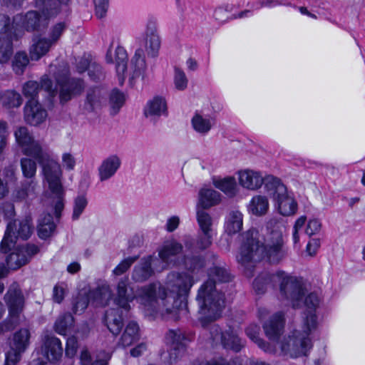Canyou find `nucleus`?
<instances>
[{"instance_id": "1", "label": "nucleus", "mask_w": 365, "mask_h": 365, "mask_svg": "<svg viewBox=\"0 0 365 365\" xmlns=\"http://www.w3.org/2000/svg\"><path fill=\"white\" fill-rule=\"evenodd\" d=\"M194 283L193 276L188 272H171L168 275L166 284L176 293L177 299L168 295L166 289L157 284L143 287L140 297L145 306L160 312L168 319L177 321L181 314L187 312V297Z\"/></svg>"}, {"instance_id": "2", "label": "nucleus", "mask_w": 365, "mask_h": 365, "mask_svg": "<svg viewBox=\"0 0 365 365\" xmlns=\"http://www.w3.org/2000/svg\"><path fill=\"white\" fill-rule=\"evenodd\" d=\"M267 234L264 243L261 242L258 231L250 230L245 234V241L237 257V262L246 269L247 275L252 276L254 264L266 254L269 261L277 264L284 258V225L276 219H271L267 225Z\"/></svg>"}, {"instance_id": "3", "label": "nucleus", "mask_w": 365, "mask_h": 365, "mask_svg": "<svg viewBox=\"0 0 365 365\" xmlns=\"http://www.w3.org/2000/svg\"><path fill=\"white\" fill-rule=\"evenodd\" d=\"M196 300L202 326L220 318L225 304L224 293L216 289L215 282L212 279L207 280L200 286Z\"/></svg>"}, {"instance_id": "4", "label": "nucleus", "mask_w": 365, "mask_h": 365, "mask_svg": "<svg viewBox=\"0 0 365 365\" xmlns=\"http://www.w3.org/2000/svg\"><path fill=\"white\" fill-rule=\"evenodd\" d=\"M39 163L43 166L45 178L54 197L55 215L56 217H59L64 207L63 202V190L61 182V177L62 175L61 166L57 162L49 159L47 153L46 158Z\"/></svg>"}, {"instance_id": "5", "label": "nucleus", "mask_w": 365, "mask_h": 365, "mask_svg": "<svg viewBox=\"0 0 365 365\" xmlns=\"http://www.w3.org/2000/svg\"><path fill=\"white\" fill-rule=\"evenodd\" d=\"M279 294L294 308L301 307L302 299L308 292L307 284L301 277L287 274L280 271Z\"/></svg>"}, {"instance_id": "6", "label": "nucleus", "mask_w": 365, "mask_h": 365, "mask_svg": "<svg viewBox=\"0 0 365 365\" xmlns=\"http://www.w3.org/2000/svg\"><path fill=\"white\" fill-rule=\"evenodd\" d=\"M4 301L8 306L9 319L0 324V334L14 329L20 322L19 316L24 307V297L19 286L13 283L4 295Z\"/></svg>"}, {"instance_id": "7", "label": "nucleus", "mask_w": 365, "mask_h": 365, "mask_svg": "<svg viewBox=\"0 0 365 365\" xmlns=\"http://www.w3.org/2000/svg\"><path fill=\"white\" fill-rule=\"evenodd\" d=\"M310 332L311 331L304 325L303 332L295 330L292 334L284 337L280 344L281 350L284 354L293 358L305 356L312 346L311 340L309 338Z\"/></svg>"}, {"instance_id": "8", "label": "nucleus", "mask_w": 365, "mask_h": 365, "mask_svg": "<svg viewBox=\"0 0 365 365\" xmlns=\"http://www.w3.org/2000/svg\"><path fill=\"white\" fill-rule=\"evenodd\" d=\"M56 88L61 104L63 105L71 98L82 92L84 88L83 82L80 79L69 78V71L66 66L54 74Z\"/></svg>"}, {"instance_id": "9", "label": "nucleus", "mask_w": 365, "mask_h": 365, "mask_svg": "<svg viewBox=\"0 0 365 365\" xmlns=\"http://www.w3.org/2000/svg\"><path fill=\"white\" fill-rule=\"evenodd\" d=\"M14 135L24 154L36 158L38 163L43 162V159L46 158V153L44 152L39 142L34 139L26 127H19L15 130Z\"/></svg>"}, {"instance_id": "10", "label": "nucleus", "mask_w": 365, "mask_h": 365, "mask_svg": "<svg viewBox=\"0 0 365 365\" xmlns=\"http://www.w3.org/2000/svg\"><path fill=\"white\" fill-rule=\"evenodd\" d=\"M30 339V332L26 329L16 332L13 338V344L6 356V365H16L21 359V354L26 351Z\"/></svg>"}, {"instance_id": "11", "label": "nucleus", "mask_w": 365, "mask_h": 365, "mask_svg": "<svg viewBox=\"0 0 365 365\" xmlns=\"http://www.w3.org/2000/svg\"><path fill=\"white\" fill-rule=\"evenodd\" d=\"M40 90H43L47 93L48 103L53 106L57 91L56 88H53V82L48 75H43L39 83L35 81L26 82L24 86L23 93L26 97L34 99Z\"/></svg>"}, {"instance_id": "12", "label": "nucleus", "mask_w": 365, "mask_h": 365, "mask_svg": "<svg viewBox=\"0 0 365 365\" xmlns=\"http://www.w3.org/2000/svg\"><path fill=\"white\" fill-rule=\"evenodd\" d=\"M14 21L29 32L45 30L48 21L36 11H29L24 14L16 15Z\"/></svg>"}, {"instance_id": "13", "label": "nucleus", "mask_w": 365, "mask_h": 365, "mask_svg": "<svg viewBox=\"0 0 365 365\" xmlns=\"http://www.w3.org/2000/svg\"><path fill=\"white\" fill-rule=\"evenodd\" d=\"M41 354L50 362L58 361L63 355V347L59 339L46 335L42 339Z\"/></svg>"}, {"instance_id": "14", "label": "nucleus", "mask_w": 365, "mask_h": 365, "mask_svg": "<svg viewBox=\"0 0 365 365\" xmlns=\"http://www.w3.org/2000/svg\"><path fill=\"white\" fill-rule=\"evenodd\" d=\"M284 325L283 313L281 312L275 313L263 324V329L266 336L270 341H277L284 331Z\"/></svg>"}, {"instance_id": "15", "label": "nucleus", "mask_w": 365, "mask_h": 365, "mask_svg": "<svg viewBox=\"0 0 365 365\" xmlns=\"http://www.w3.org/2000/svg\"><path fill=\"white\" fill-rule=\"evenodd\" d=\"M106 61L108 63H115L116 73L118 78V81L122 85L125 81V72L127 69L128 54L124 48L118 46L115 50L113 56L110 50H108L106 53Z\"/></svg>"}, {"instance_id": "16", "label": "nucleus", "mask_w": 365, "mask_h": 365, "mask_svg": "<svg viewBox=\"0 0 365 365\" xmlns=\"http://www.w3.org/2000/svg\"><path fill=\"white\" fill-rule=\"evenodd\" d=\"M47 117L46 110L35 99H31L24 108V120L31 125H38Z\"/></svg>"}, {"instance_id": "17", "label": "nucleus", "mask_w": 365, "mask_h": 365, "mask_svg": "<svg viewBox=\"0 0 365 365\" xmlns=\"http://www.w3.org/2000/svg\"><path fill=\"white\" fill-rule=\"evenodd\" d=\"M304 297V304L307 308L304 312V325L307 329L312 331L317 327V316L314 314L316 309L319 304V299L316 293H307Z\"/></svg>"}, {"instance_id": "18", "label": "nucleus", "mask_w": 365, "mask_h": 365, "mask_svg": "<svg viewBox=\"0 0 365 365\" xmlns=\"http://www.w3.org/2000/svg\"><path fill=\"white\" fill-rule=\"evenodd\" d=\"M135 297L133 288L130 286L128 278L124 277L120 279L116 287L115 303L121 308L128 310L129 302Z\"/></svg>"}, {"instance_id": "19", "label": "nucleus", "mask_w": 365, "mask_h": 365, "mask_svg": "<svg viewBox=\"0 0 365 365\" xmlns=\"http://www.w3.org/2000/svg\"><path fill=\"white\" fill-rule=\"evenodd\" d=\"M240 185L249 190H256L264 183V177L260 172L254 170H242L237 173Z\"/></svg>"}, {"instance_id": "20", "label": "nucleus", "mask_w": 365, "mask_h": 365, "mask_svg": "<svg viewBox=\"0 0 365 365\" xmlns=\"http://www.w3.org/2000/svg\"><path fill=\"white\" fill-rule=\"evenodd\" d=\"M185 336L180 330H169L165 336L168 345L170 346V363L175 361L180 354L184 351L183 340Z\"/></svg>"}, {"instance_id": "21", "label": "nucleus", "mask_w": 365, "mask_h": 365, "mask_svg": "<svg viewBox=\"0 0 365 365\" xmlns=\"http://www.w3.org/2000/svg\"><path fill=\"white\" fill-rule=\"evenodd\" d=\"M145 41V48L148 55L151 57L157 56L160 47V40L153 23H148L147 25Z\"/></svg>"}, {"instance_id": "22", "label": "nucleus", "mask_w": 365, "mask_h": 365, "mask_svg": "<svg viewBox=\"0 0 365 365\" xmlns=\"http://www.w3.org/2000/svg\"><path fill=\"white\" fill-rule=\"evenodd\" d=\"M7 229L17 239L27 240L33 232L31 219L25 217L21 220H15L7 225Z\"/></svg>"}, {"instance_id": "23", "label": "nucleus", "mask_w": 365, "mask_h": 365, "mask_svg": "<svg viewBox=\"0 0 365 365\" xmlns=\"http://www.w3.org/2000/svg\"><path fill=\"white\" fill-rule=\"evenodd\" d=\"M146 64L144 52L142 49H138L130 61L129 81L133 84L135 79L143 78Z\"/></svg>"}, {"instance_id": "24", "label": "nucleus", "mask_w": 365, "mask_h": 365, "mask_svg": "<svg viewBox=\"0 0 365 365\" xmlns=\"http://www.w3.org/2000/svg\"><path fill=\"white\" fill-rule=\"evenodd\" d=\"M280 271L275 274L262 273L254 281L253 287L255 292L258 294L265 293L269 287L279 283Z\"/></svg>"}, {"instance_id": "25", "label": "nucleus", "mask_w": 365, "mask_h": 365, "mask_svg": "<svg viewBox=\"0 0 365 365\" xmlns=\"http://www.w3.org/2000/svg\"><path fill=\"white\" fill-rule=\"evenodd\" d=\"M106 324L113 335H118L123 327V319L119 309H110L105 315Z\"/></svg>"}, {"instance_id": "26", "label": "nucleus", "mask_w": 365, "mask_h": 365, "mask_svg": "<svg viewBox=\"0 0 365 365\" xmlns=\"http://www.w3.org/2000/svg\"><path fill=\"white\" fill-rule=\"evenodd\" d=\"M274 200L281 215L289 216L295 213L297 203L293 198L287 195V192L283 195H276Z\"/></svg>"}, {"instance_id": "27", "label": "nucleus", "mask_w": 365, "mask_h": 365, "mask_svg": "<svg viewBox=\"0 0 365 365\" xmlns=\"http://www.w3.org/2000/svg\"><path fill=\"white\" fill-rule=\"evenodd\" d=\"M25 250H21L19 246L16 247L11 254L6 257V269H17L27 263V255Z\"/></svg>"}, {"instance_id": "28", "label": "nucleus", "mask_w": 365, "mask_h": 365, "mask_svg": "<svg viewBox=\"0 0 365 365\" xmlns=\"http://www.w3.org/2000/svg\"><path fill=\"white\" fill-rule=\"evenodd\" d=\"M151 261L152 257L149 256L143 259L140 264L135 267L132 274V279L134 281L143 282L152 275Z\"/></svg>"}, {"instance_id": "29", "label": "nucleus", "mask_w": 365, "mask_h": 365, "mask_svg": "<svg viewBox=\"0 0 365 365\" xmlns=\"http://www.w3.org/2000/svg\"><path fill=\"white\" fill-rule=\"evenodd\" d=\"M220 194L211 189H202L199 193L198 205L207 209L220 203Z\"/></svg>"}, {"instance_id": "30", "label": "nucleus", "mask_w": 365, "mask_h": 365, "mask_svg": "<svg viewBox=\"0 0 365 365\" xmlns=\"http://www.w3.org/2000/svg\"><path fill=\"white\" fill-rule=\"evenodd\" d=\"M53 45L47 38H41L34 43L29 48V57L31 61H38L46 55Z\"/></svg>"}, {"instance_id": "31", "label": "nucleus", "mask_w": 365, "mask_h": 365, "mask_svg": "<svg viewBox=\"0 0 365 365\" xmlns=\"http://www.w3.org/2000/svg\"><path fill=\"white\" fill-rule=\"evenodd\" d=\"M36 6L48 21L59 12V3L56 0H36Z\"/></svg>"}, {"instance_id": "32", "label": "nucleus", "mask_w": 365, "mask_h": 365, "mask_svg": "<svg viewBox=\"0 0 365 365\" xmlns=\"http://www.w3.org/2000/svg\"><path fill=\"white\" fill-rule=\"evenodd\" d=\"M74 327V318L70 313H65L58 317L54 324V330L59 334L66 335Z\"/></svg>"}, {"instance_id": "33", "label": "nucleus", "mask_w": 365, "mask_h": 365, "mask_svg": "<svg viewBox=\"0 0 365 365\" xmlns=\"http://www.w3.org/2000/svg\"><path fill=\"white\" fill-rule=\"evenodd\" d=\"M242 214L239 211H232L227 217L225 231L230 235H235L242 227Z\"/></svg>"}, {"instance_id": "34", "label": "nucleus", "mask_w": 365, "mask_h": 365, "mask_svg": "<svg viewBox=\"0 0 365 365\" xmlns=\"http://www.w3.org/2000/svg\"><path fill=\"white\" fill-rule=\"evenodd\" d=\"M182 250V245L175 240L167 241L159 252V256L164 262H168L171 257L175 256Z\"/></svg>"}, {"instance_id": "35", "label": "nucleus", "mask_w": 365, "mask_h": 365, "mask_svg": "<svg viewBox=\"0 0 365 365\" xmlns=\"http://www.w3.org/2000/svg\"><path fill=\"white\" fill-rule=\"evenodd\" d=\"M268 207L269 203L267 197L256 195L253 197L249 205V211L255 215L261 216L267 212Z\"/></svg>"}, {"instance_id": "36", "label": "nucleus", "mask_w": 365, "mask_h": 365, "mask_svg": "<svg viewBox=\"0 0 365 365\" xmlns=\"http://www.w3.org/2000/svg\"><path fill=\"white\" fill-rule=\"evenodd\" d=\"M120 165V160L113 156L105 160L101 165L99 172L101 180H104L111 177Z\"/></svg>"}, {"instance_id": "37", "label": "nucleus", "mask_w": 365, "mask_h": 365, "mask_svg": "<svg viewBox=\"0 0 365 365\" xmlns=\"http://www.w3.org/2000/svg\"><path fill=\"white\" fill-rule=\"evenodd\" d=\"M260 327L257 324H250L246 329V334L247 336L255 343H256L259 347L264 350L265 351H273L274 349L267 343L264 341L259 337Z\"/></svg>"}, {"instance_id": "38", "label": "nucleus", "mask_w": 365, "mask_h": 365, "mask_svg": "<svg viewBox=\"0 0 365 365\" xmlns=\"http://www.w3.org/2000/svg\"><path fill=\"white\" fill-rule=\"evenodd\" d=\"M138 325L133 322L128 324L121 336L120 342L123 346H130L138 339Z\"/></svg>"}, {"instance_id": "39", "label": "nucleus", "mask_w": 365, "mask_h": 365, "mask_svg": "<svg viewBox=\"0 0 365 365\" xmlns=\"http://www.w3.org/2000/svg\"><path fill=\"white\" fill-rule=\"evenodd\" d=\"M264 183L269 191L272 192L273 198L276 195H283L286 192L287 187L281 182V180L273 175L264 178Z\"/></svg>"}, {"instance_id": "40", "label": "nucleus", "mask_w": 365, "mask_h": 365, "mask_svg": "<svg viewBox=\"0 0 365 365\" xmlns=\"http://www.w3.org/2000/svg\"><path fill=\"white\" fill-rule=\"evenodd\" d=\"M215 185L229 197H234L237 192V186L234 177H227L216 180Z\"/></svg>"}, {"instance_id": "41", "label": "nucleus", "mask_w": 365, "mask_h": 365, "mask_svg": "<svg viewBox=\"0 0 365 365\" xmlns=\"http://www.w3.org/2000/svg\"><path fill=\"white\" fill-rule=\"evenodd\" d=\"M0 101L3 106L8 108L19 107L22 103L20 94L14 91H6L0 93Z\"/></svg>"}, {"instance_id": "42", "label": "nucleus", "mask_w": 365, "mask_h": 365, "mask_svg": "<svg viewBox=\"0 0 365 365\" xmlns=\"http://www.w3.org/2000/svg\"><path fill=\"white\" fill-rule=\"evenodd\" d=\"M166 103L165 101L159 97L154 98L148 104V108L145 110V115H160L162 113L166 111Z\"/></svg>"}, {"instance_id": "43", "label": "nucleus", "mask_w": 365, "mask_h": 365, "mask_svg": "<svg viewBox=\"0 0 365 365\" xmlns=\"http://www.w3.org/2000/svg\"><path fill=\"white\" fill-rule=\"evenodd\" d=\"M14 53L13 42L11 38L0 37V63H6Z\"/></svg>"}, {"instance_id": "44", "label": "nucleus", "mask_w": 365, "mask_h": 365, "mask_svg": "<svg viewBox=\"0 0 365 365\" xmlns=\"http://www.w3.org/2000/svg\"><path fill=\"white\" fill-rule=\"evenodd\" d=\"M36 195V183L31 180L22 184L15 192V197L19 200H24L33 197Z\"/></svg>"}, {"instance_id": "45", "label": "nucleus", "mask_w": 365, "mask_h": 365, "mask_svg": "<svg viewBox=\"0 0 365 365\" xmlns=\"http://www.w3.org/2000/svg\"><path fill=\"white\" fill-rule=\"evenodd\" d=\"M30 57H29L26 52H17L12 61V68L16 74H22L24 69L29 63Z\"/></svg>"}, {"instance_id": "46", "label": "nucleus", "mask_w": 365, "mask_h": 365, "mask_svg": "<svg viewBox=\"0 0 365 365\" xmlns=\"http://www.w3.org/2000/svg\"><path fill=\"white\" fill-rule=\"evenodd\" d=\"M102 92L98 88H93L88 91L87 94V106H89L87 109L93 110L98 108L103 100Z\"/></svg>"}, {"instance_id": "47", "label": "nucleus", "mask_w": 365, "mask_h": 365, "mask_svg": "<svg viewBox=\"0 0 365 365\" xmlns=\"http://www.w3.org/2000/svg\"><path fill=\"white\" fill-rule=\"evenodd\" d=\"M222 344L225 348L232 349L236 352L239 351L242 348L240 339L232 331L226 332Z\"/></svg>"}, {"instance_id": "48", "label": "nucleus", "mask_w": 365, "mask_h": 365, "mask_svg": "<svg viewBox=\"0 0 365 365\" xmlns=\"http://www.w3.org/2000/svg\"><path fill=\"white\" fill-rule=\"evenodd\" d=\"M192 124L196 131L202 133L208 132L212 126L210 120L203 118L199 114L192 118Z\"/></svg>"}, {"instance_id": "49", "label": "nucleus", "mask_w": 365, "mask_h": 365, "mask_svg": "<svg viewBox=\"0 0 365 365\" xmlns=\"http://www.w3.org/2000/svg\"><path fill=\"white\" fill-rule=\"evenodd\" d=\"M66 28V24L64 22H58L51 28L47 39L52 45L58 41Z\"/></svg>"}, {"instance_id": "50", "label": "nucleus", "mask_w": 365, "mask_h": 365, "mask_svg": "<svg viewBox=\"0 0 365 365\" xmlns=\"http://www.w3.org/2000/svg\"><path fill=\"white\" fill-rule=\"evenodd\" d=\"M197 215L201 231L212 232V220L210 215L203 210H199Z\"/></svg>"}, {"instance_id": "51", "label": "nucleus", "mask_w": 365, "mask_h": 365, "mask_svg": "<svg viewBox=\"0 0 365 365\" xmlns=\"http://www.w3.org/2000/svg\"><path fill=\"white\" fill-rule=\"evenodd\" d=\"M16 238L13 235V234L6 229L4 237L1 241L0 249L1 251L4 253H6L9 251H13L15 248L16 245Z\"/></svg>"}, {"instance_id": "52", "label": "nucleus", "mask_w": 365, "mask_h": 365, "mask_svg": "<svg viewBox=\"0 0 365 365\" xmlns=\"http://www.w3.org/2000/svg\"><path fill=\"white\" fill-rule=\"evenodd\" d=\"M88 297L86 294H78L73 302V312L75 314L83 312L88 307Z\"/></svg>"}, {"instance_id": "53", "label": "nucleus", "mask_w": 365, "mask_h": 365, "mask_svg": "<svg viewBox=\"0 0 365 365\" xmlns=\"http://www.w3.org/2000/svg\"><path fill=\"white\" fill-rule=\"evenodd\" d=\"M21 165L24 175L26 178H31L36 171V163L29 158H23L21 160Z\"/></svg>"}, {"instance_id": "54", "label": "nucleus", "mask_w": 365, "mask_h": 365, "mask_svg": "<svg viewBox=\"0 0 365 365\" xmlns=\"http://www.w3.org/2000/svg\"><path fill=\"white\" fill-rule=\"evenodd\" d=\"M125 101L124 95L118 90H113L110 96V103L114 113H116Z\"/></svg>"}, {"instance_id": "55", "label": "nucleus", "mask_w": 365, "mask_h": 365, "mask_svg": "<svg viewBox=\"0 0 365 365\" xmlns=\"http://www.w3.org/2000/svg\"><path fill=\"white\" fill-rule=\"evenodd\" d=\"M138 258L139 256L125 258L113 269V274L116 276L124 274Z\"/></svg>"}, {"instance_id": "56", "label": "nucleus", "mask_w": 365, "mask_h": 365, "mask_svg": "<svg viewBox=\"0 0 365 365\" xmlns=\"http://www.w3.org/2000/svg\"><path fill=\"white\" fill-rule=\"evenodd\" d=\"M87 204V199L84 196H79L76 198L72 215L73 220L78 219Z\"/></svg>"}, {"instance_id": "57", "label": "nucleus", "mask_w": 365, "mask_h": 365, "mask_svg": "<svg viewBox=\"0 0 365 365\" xmlns=\"http://www.w3.org/2000/svg\"><path fill=\"white\" fill-rule=\"evenodd\" d=\"M211 273L216 280L221 282H227L231 279L230 274L224 267H215L212 269Z\"/></svg>"}, {"instance_id": "58", "label": "nucleus", "mask_w": 365, "mask_h": 365, "mask_svg": "<svg viewBox=\"0 0 365 365\" xmlns=\"http://www.w3.org/2000/svg\"><path fill=\"white\" fill-rule=\"evenodd\" d=\"M212 244V232H202L196 242V248L203 250Z\"/></svg>"}, {"instance_id": "59", "label": "nucleus", "mask_w": 365, "mask_h": 365, "mask_svg": "<svg viewBox=\"0 0 365 365\" xmlns=\"http://www.w3.org/2000/svg\"><path fill=\"white\" fill-rule=\"evenodd\" d=\"M208 329L212 341L216 343H222L226 335V332L223 333L221 328L217 324H210Z\"/></svg>"}, {"instance_id": "60", "label": "nucleus", "mask_w": 365, "mask_h": 365, "mask_svg": "<svg viewBox=\"0 0 365 365\" xmlns=\"http://www.w3.org/2000/svg\"><path fill=\"white\" fill-rule=\"evenodd\" d=\"M187 85V79L185 73L179 68H175V86L178 90H184Z\"/></svg>"}, {"instance_id": "61", "label": "nucleus", "mask_w": 365, "mask_h": 365, "mask_svg": "<svg viewBox=\"0 0 365 365\" xmlns=\"http://www.w3.org/2000/svg\"><path fill=\"white\" fill-rule=\"evenodd\" d=\"M88 75L94 81H101L105 77L101 66L96 63H93L90 66Z\"/></svg>"}, {"instance_id": "62", "label": "nucleus", "mask_w": 365, "mask_h": 365, "mask_svg": "<svg viewBox=\"0 0 365 365\" xmlns=\"http://www.w3.org/2000/svg\"><path fill=\"white\" fill-rule=\"evenodd\" d=\"M56 225L54 223L45 224L39 222L38 232L41 238H46L49 237L55 230Z\"/></svg>"}, {"instance_id": "63", "label": "nucleus", "mask_w": 365, "mask_h": 365, "mask_svg": "<svg viewBox=\"0 0 365 365\" xmlns=\"http://www.w3.org/2000/svg\"><path fill=\"white\" fill-rule=\"evenodd\" d=\"M93 1L96 16L98 18L102 19L106 14L108 6V0H93Z\"/></svg>"}, {"instance_id": "64", "label": "nucleus", "mask_w": 365, "mask_h": 365, "mask_svg": "<svg viewBox=\"0 0 365 365\" xmlns=\"http://www.w3.org/2000/svg\"><path fill=\"white\" fill-rule=\"evenodd\" d=\"M78 349V341L77 339L75 336H71L68 338L66 347V354L69 357H73L77 351Z\"/></svg>"}]
</instances>
